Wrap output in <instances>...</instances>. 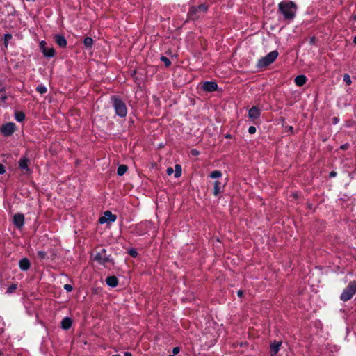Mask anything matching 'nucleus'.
<instances>
[{
  "mask_svg": "<svg viewBox=\"0 0 356 356\" xmlns=\"http://www.w3.org/2000/svg\"><path fill=\"white\" fill-rule=\"evenodd\" d=\"M349 147H350L349 143H344V144L341 145L340 146V149L341 150H347L349 148Z\"/></svg>",
  "mask_w": 356,
  "mask_h": 356,
  "instance_id": "obj_35",
  "label": "nucleus"
},
{
  "mask_svg": "<svg viewBox=\"0 0 356 356\" xmlns=\"http://www.w3.org/2000/svg\"><path fill=\"white\" fill-rule=\"evenodd\" d=\"M289 129V131H291L292 132L293 130V127L290 126Z\"/></svg>",
  "mask_w": 356,
  "mask_h": 356,
  "instance_id": "obj_50",
  "label": "nucleus"
},
{
  "mask_svg": "<svg viewBox=\"0 0 356 356\" xmlns=\"http://www.w3.org/2000/svg\"><path fill=\"white\" fill-rule=\"evenodd\" d=\"M213 185V195L218 196L221 192V183L219 181H216Z\"/></svg>",
  "mask_w": 356,
  "mask_h": 356,
  "instance_id": "obj_18",
  "label": "nucleus"
},
{
  "mask_svg": "<svg viewBox=\"0 0 356 356\" xmlns=\"http://www.w3.org/2000/svg\"><path fill=\"white\" fill-rule=\"evenodd\" d=\"M38 257L41 259H44L46 258V256H47V254L44 251H38Z\"/></svg>",
  "mask_w": 356,
  "mask_h": 356,
  "instance_id": "obj_32",
  "label": "nucleus"
},
{
  "mask_svg": "<svg viewBox=\"0 0 356 356\" xmlns=\"http://www.w3.org/2000/svg\"><path fill=\"white\" fill-rule=\"evenodd\" d=\"M128 254L132 257L136 258L138 256V252L135 248H131L128 250Z\"/></svg>",
  "mask_w": 356,
  "mask_h": 356,
  "instance_id": "obj_28",
  "label": "nucleus"
},
{
  "mask_svg": "<svg viewBox=\"0 0 356 356\" xmlns=\"http://www.w3.org/2000/svg\"><path fill=\"white\" fill-rule=\"evenodd\" d=\"M243 293H244L243 291H242V290H238V292H237V295L240 298L243 297Z\"/></svg>",
  "mask_w": 356,
  "mask_h": 356,
  "instance_id": "obj_46",
  "label": "nucleus"
},
{
  "mask_svg": "<svg viewBox=\"0 0 356 356\" xmlns=\"http://www.w3.org/2000/svg\"><path fill=\"white\" fill-rule=\"evenodd\" d=\"M282 341H277L275 340L270 343V350H269L270 356H277V355L280 350V346H282Z\"/></svg>",
  "mask_w": 356,
  "mask_h": 356,
  "instance_id": "obj_7",
  "label": "nucleus"
},
{
  "mask_svg": "<svg viewBox=\"0 0 356 356\" xmlns=\"http://www.w3.org/2000/svg\"><path fill=\"white\" fill-rule=\"evenodd\" d=\"M332 122L334 124H337L339 122V118L338 117H334L332 119Z\"/></svg>",
  "mask_w": 356,
  "mask_h": 356,
  "instance_id": "obj_40",
  "label": "nucleus"
},
{
  "mask_svg": "<svg viewBox=\"0 0 356 356\" xmlns=\"http://www.w3.org/2000/svg\"><path fill=\"white\" fill-rule=\"evenodd\" d=\"M353 42L356 44V35L354 37Z\"/></svg>",
  "mask_w": 356,
  "mask_h": 356,
  "instance_id": "obj_51",
  "label": "nucleus"
},
{
  "mask_svg": "<svg viewBox=\"0 0 356 356\" xmlns=\"http://www.w3.org/2000/svg\"><path fill=\"white\" fill-rule=\"evenodd\" d=\"M337 175V172L336 171H332L329 174L330 177H335Z\"/></svg>",
  "mask_w": 356,
  "mask_h": 356,
  "instance_id": "obj_43",
  "label": "nucleus"
},
{
  "mask_svg": "<svg viewBox=\"0 0 356 356\" xmlns=\"http://www.w3.org/2000/svg\"><path fill=\"white\" fill-rule=\"evenodd\" d=\"M343 81L346 83V85L350 86L352 83V81L350 79V76L348 74H345L343 75Z\"/></svg>",
  "mask_w": 356,
  "mask_h": 356,
  "instance_id": "obj_26",
  "label": "nucleus"
},
{
  "mask_svg": "<svg viewBox=\"0 0 356 356\" xmlns=\"http://www.w3.org/2000/svg\"><path fill=\"white\" fill-rule=\"evenodd\" d=\"M233 138L232 135L230 134H227L225 135V138H227V139H232Z\"/></svg>",
  "mask_w": 356,
  "mask_h": 356,
  "instance_id": "obj_47",
  "label": "nucleus"
},
{
  "mask_svg": "<svg viewBox=\"0 0 356 356\" xmlns=\"http://www.w3.org/2000/svg\"><path fill=\"white\" fill-rule=\"evenodd\" d=\"M180 348L178 346L174 347L172 349V353L173 355H177L179 353Z\"/></svg>",
  "mask_w": 356,
  "mask_h": 356,
  "instance_id": "obj_37",
  "label": "nucleus"
},
{
  "mask_svg": "<svg viewBox=\"0 0 356 356\" xmlns=\"http://www.w3.org/2000/svg\"><path fill=\"white\" fill-rule=\"evenodd\" d=\"M169 356H175V355H170Z\"/></svg>",
  "mask_w": 356,
  "mask_h": 356,
  "instance_id": "obj_53",
  "label": "nucleus"
},
{
  "mask_svg": "<svg viewBox=\"0 0 356 356\" xmlns=\"http://www.w3.org/2000/svg\"><path fill=\"white\" fill-rule=\"evenodd\" d=\"M200 88L202 90L208 92L217 91L218 86L215 81H204L200 83Z\"/></svg>",
  "mask_w": 356,
  "mask_h": 356,
  "instance_id": "obj_5",
  "label": "nucleus"
},
{
  "mask_svg": "<svg viewBox=\"0 0 356 356\" xmlns=\"http://www.w3.org/2000/svg\"><path fill=\"white\" fill-rule=\"evenodd\" d=\"M257 129H256V127H254V126H250L249 128H248V132L250 134H255Z\"/></svg>",
  "mask_w": 356,
  "mask_h": 356,
  "instance_id": "obj_34",
  "label": "nucleus"
},
{
  "mask_svg": "<svg viewBox=\"0 0 356 356\" xmlns=\"http://www.w3.org/2000/svg\"><path fill=\"white\" fill-rule=\"evenodd\" d=\"M0 99L2 100H4L6 99V97L4 96L3 94L0 93Z\"/></svg>",
  "mask_w": 356,
  "mask_h": 356,
  "instance_id": "obj_48",
  "label": "nucleus"
},
{
  "mask_svg": "<svg viewBox=\"0 0 356 356\" xmlns=\"http://www.w3.org/2000/svg\"><path fill=\"white\" fill-rule=\"evenodd\" d=\"M191 154L193 156H198L200 155V152L197 150L196 149H193L191 150Z\"/></svg>",
  "mask_w": 356,
  "mask_h": 356,
  "instance_id": "obj_36",
  "label": "nucleus"
},
{
  "mask_svg": "<svg viewBox=\"0 0 356 356\" xmlns=\"http://www.w3.org/2000/svg\"><path fill=\"white\" fill-rule=\"evenodd\" d=\"M117 216L115 214H113V222L116 220Z\"/></svg>",
  "mask_w": 356,
  "mask_h": 356,
  "instance_id": "obj_49",
  "label": "nucleus"
},
{
  "mask_svg": "<svg viewBox=\"0 0 356 356\" xmlns=\"http://www.w3.org/2000/svg\"><path fill=\"white\" fill-rule=\"evenodd\" d=\"M16 289H17V285L12 284L8 287L7 292L9 293H13V291H15L16 290Z\"/></svg>",
  "mask_w": 356,
  "mask_h": 356,
  "instance_id": "obj_30",
  "label": "nucleus"
},
{
  "mask_svg": "<svg viewBox=\"0 0 356 356\" xmlns=\"http://www.w3.org/2000/svg\"><path fill=\"white\" fill-rule=\"evenodd\" d=\"M15 124L14 123H7L3 125L1 128V131L4 136H8L11 135L15 131Z\"/></svg>",
  "mask_w": 356,
  "mask_h": 356,
  "instance_id": "obj_9",
  "label": "nucleus"
},
{
  "mask_svg": "<svg viewBox=\"0 0 356 356\" xmlns=\"http://www.w3.org/2000/svg\"><path fill=\"white\" fill-rule=\"evenodd\" d=\"M25 118V115L23 113H16V120L19 122L22 121Z\"/></svg>",
  "mask_w": 356,
  "mask_h": 356,
  "instance_id": "obj_29",
  "label": "nucleus"
},
{
  "mask_svg": "<svg viewBox=\"0 0 356 356\" xmlns=\"http://www.w3.org/2000/svg\"><path fill=\"white\" fill-rule=\"evenodd\" d=\"M5 172V167L2 164H0V175L3 174Z\"/></svg>",
  "mask_w": 356,
  "mask_h": 356,
  "instance_id": "obj_42",
  "label": "nucleus"
},
{
  "mask_svg": "<svg viewBox=\"0 0 356 356\" xmlns=\"http://www.w3.org/2000/svg\"><path fill=\"white\" fill-rule=\"evenodd\" d=\"M24 217L23 214L17 213L13 216V222L18 227L21 228L24 225Z\"/></svg>",
  "mask_w": 356,
  "mask_h": 356,
  "instance_id": "obj_12",
  "label": "nucleus"
},
{
  "mask_svg": "<svg viewBox=\"0 0 356 356\" xmlns=\"http://www.w3.org/2000/svg\"><path fill=\"white\" fill-rule=\"evenodd\" d=\"M198 13H199V11L196 8V6H191L189 8V10L187 13V17H188V19L195 21V20L198 19L200 17V15Z\"/></svg>",
  "mask_w": 356,
  "mask_h": 356,
  "instance_id": "obj_10",
  "label": "nucleus"
},
{
  "mask_svg": "<svg viewBox=\"0 0 356 356\" xmlns=\"http://www.w3.org/2000/svg\"><path fill=\"white\" fill-rule=\"evenodd\" d=\"M28 163H29V159L24 157L19 160V165L22 170H25L26 172H29V168L28 167Z\"/></svg>",
  "mask_w": 356,
  "mask_h": 356,
  "instance_id": "obj_15",
  "label": "nucleus"
},
{
  "mask_svg": "<svg viewBox=\"0 0 356 356\" xmlns=\"http://www.w3.org/2000/svg\"><path fill=\"white\" fill-rule=\"evenodd\" d=\"M166 172L168 175H171L174 172V170L172 167H168Z\"/></svg>",
  "mask_w": 356,
  "mask_h": 356,
  "instance_id": "obj_39",
  "label": "nucleus"
},
{
  "mask_svg": "<svg viewBox=\"0 0 356 356\" xmlns=\"http://www.w3.org/2000/svg\"><path fill=\"white\" fill-rule=\"evenodd\" d=\"M19 268L22 270H27L30 268V261L26 258H23L19 262Z\"/></svg>",
  "mask_w": 356,
  "mask_h": 356,
  "instance_id": "obj_14",
  "label": "nucleus"
},
{
  "mask_svg": "<svg viewBox=\"0 0 356 356\" xmlns=\"http://www.w3.org/2000/svg\"><path fill=\"white\" fill-rule=\"evenodd\" d=\"M128 170V166L127 165H120L118 168L117 174L119 176H122Z\"/></svg>",
  "mask_w": 356,
  "mask_h": 356,
  "instance_id": "obj_20",
  "label": "nucleus"
},
{
  "mask_svg": "<svg viewBox=\"0 0 356 356\" xmlns=\"http://www.w3.org/2000/svg\"><path fill=\"white\" fill-rule=\"evenodd\" d=\"M196 8L198 10L199 12L207 13L208 10L209 6L206 3H202L197 6H196Z\"/></svg>",
  "mask_w": 356,
  "mask_h": 356,
  "instance_id": "obj_23",
  "label": "nucleus"
},
{
  "mask_svg": "<svg viewBox=\"0 0 356 356\" xmlns=\"http://www.w3.org/2000/svg\"><path fill=\"white\" fill-rule=\"evenodd\" d=\"M307 81V78L304 74L298 75L295 79L294 83L297 86L301 87L304 86Z\"/></svg>",
  "mask_w": 356,
  "mask_h": 356,
  "instance_id": "obj_13",
  "label": "nucleus"
},
{
  "mask_svg": "<svg viewBox=\"0 0 356 356\" xmlns=\"http://www.w3.org/2000/svg\"><path fill=\"white\" fill-rule=\"evenodd\" d=\"M36 90H37V91H38V92H40V94H44V93H46V92H47V88H46L45 86H42V85L38 86L37 87Z\"/></svg>",
  "mask_w": 356,
  "mask_h": 356,
  "instance_id": "obj_27",
  "label": "nucleus"
},
{
  "mask_svg": "<svg viewBox=\"0 0 356 356\" xmlns=\"http://www.w3.org/2000/svg\"><path fill=\"white\" fill-rule=\"evenodd\" d=\"M111 220V211H106L104 213V216L99 218V222L101 224H103L106 222H110Z\"/></svg>",
  "mask_w": 356,
  "mask_h": 356,
  "instance_id": "obj_17",
  "label": "nucleus"
},
{
  "mask_svg": "<svg viewBox=\"0 0 356 356\" xmlns=\"http://www.w3.org/2000/svg\"><path fill=\"white\" fill-rule=\"evenodd\" d=\"M83 42L86 47L90 48L93 44V40L91 38L88 37L84 40Z\"/></svg>",
  "mask_w": 356,
  "mask_h": 356,
  "instance_id": "obj_24",
  "label": "nucleus"
},
{
  "mask_svg": "<svg viewBox=\"0 0 356 356\" xmlns=\"http://www.w3.org/2000/svg\"><path fill=\"white\" fill-rule=\"evenodd\" d=\"M55 41L58 45L60 47H65L67 44V41L63 36L56 35H55Z\"/></svg>",
  "mask_w": 356,
  "mask_h": 356,
  "instance_id": "obj_16",
  "label": "nucleus"
},
{
  "mask_svg": "<svg viewBox=\"0 0 356 356\" xmlns=\"http://www.w3.org/2000/svg\"><path fill=\"white\" fill-rule=\"evenodd\" d=\"M297 5L292 1H282L278 3L277 13L283 15L287 23L292 22L296 15Z\"/></svg>",
  "mask_w": 356,
  "mask_h": 356,
  "instance_id": "obj_1",
  "label": "nucleus"
},
{
  "mask_svg": "<svg viewBox=\"0 0 356 356\" xmlns=\"http://www.w3.org/2000/svg\"><path fill=\"white\" fill-rule=\"evenodd\" d=\"M222 175V173L221 171L220 170H214L213 172H211L209 177L212 178V179H216V178H220L221 177Z\"/></svg>",
  "mask_w": 356,
  "mask_h": 356,
  "instance_id": "obj_21",
  "label": "nucleus"
},
{
  "mask_svg": "<svg viewBox=\"0 0 356 356\" xmlns=\"http://www.w3.org/2000/svg\"><path fill=\"white\" fill-rule=\"evenodd\" d=\"M118 279L115 275H113V288L117 286L118 285Z\"/></svg>",
  "mask_w": 356,
  "mask_h": 356,
  "instance_id": "obj_33",
  "label": "nucleus"
},
{
  "mask_svg": "<svg viewBox=\"0 0 356 356\" xmlns=\"http://www.w3.org/2000/svg\"><path fill=\"white\" fill-rule=\"evenodd\" d=\"M161 60L164 63L165 67H169L171 65V61L166 56H162L161 57Z\"/></svg>",
  "mask_w": 356,
  "mask_h": 356,
  "instance_id": "obj_25",
  "label": "nucleus"
},
{
  "mask_svg": "<svg viewBox=\"0 0 356 356\" xmlns=\"http://www.w3.org/2000/svg\"><path fill=\"white\" fill-rule=\"evenodd\" d=\"M12 38V35L10 34H6L4 36V42L5 45L7 46L8 42Z\"/></svg>",
  "mask_w": 356,
  "mask_h": 356,
  "instance_id": "obj_31",
  "label": "nucleus"
},
{
  "mask_svg": "<svg viewBox=\"0 0 356 356\" xmlns=\"http://www.w3.org/2000/svg\"><path fill=\"white\" fill-rule=\"evenodd\" d=\"M181 166L179 164H176L175 166V177L178 178L181 175Z\"/></svg>",
  "mask_w": 356,
  "mask_h": 356,
  "instance_id": "obj_22",
  "label": "nucleus"
},
{
  "mask_svg": "<svg viewBox=\"0 0 356 356\" xmlns=\"http://www.w3.org/2000/svg\"><path fill=\"white\" fill-rule=\"evenodd\" d=\"M95 259L103 264H106L109 261L108 257H106L104 250H102L101 252L97 253L95 257Z\"/></svg>",
  "mask_w": 356,
  "mask_h": 356,
  "instance_id": "obj_11",
  "label": "nucleus"
},
{
  "mask_svg": "<svg viewBox=\"0 0 356 356\" xmlns=\"http://www.w3.org/2000/svg\"><path fill=\"white\" fill-rule=\"evenodd\" d=\"M279 54L277 50L268 53L266 56L258 60L257 67L259 69L265 68L272 64L277 58Z\"/></svg>",
  "mask_w": 356,
  "mask_h": 356,
  "instance_id": "obj_3",
  "label": "nucleus"
},
{
  "mask_svg": "<svg viewBox=\"0 0 356 356\" xmlns=\"http://www.w3.org/2000/svg\"><path fill=\"white\" fill-rule=\"evenodd\" d=\"M113 356H121V355L118 354V355H113ZM124 356H132V355L131 353L126 352V353H124Z\"/></svg>",
  "mask_w": 356,
  "mask_h": 356,
  "instance_id": "obj_44",
  "label": "nucleus"
},
{
  "mask_svg": "<svg viewBox=\"0 0 356 356\" xmlns=\"http://www.w3.org/2000/svg\"><path fill=\"white\" fill-rule=\"evenodd\" d=\"M353 19L356 21V15L353 16Z\"/></svg>",
  "mask_w": 356,
  "mask_h": 356,
  "instance_id": "obj_52",
  "label": "nucleus"
},
{
  "mask_svg": "<svg viewBox=\"0 0 356 356\" xmlns=\"http://www.w3.org/2000/svg\"><path fill=\"white\" fill-rule=\"evenodd\" d=\"M106 282L108 286H111V276L107 277L106 279Z\"/></svg>",
  "mask_w": 356,
  "mask_h": 356,
  "instance_id": "obj_41",
  "label": "nucleus"
},
{
  "mask_svg": "<svg viewBox=\"0 0 356 356\" xmlns=\"http://www.w3.org/2000/svg\"><path fill=\"white\" fill-rule=\"evenodd\" d=\"M72 325V320L68 318V317H66L65 318H63L61 321V327L65 329V330H67V329H69Z\"/></svg>",
  "mask_w": 356,
  "mask_h": 356,
  "instance_id": "obj_19",
  "label": "nucleus"
},
{
  "mask_svg": "<svg viewBox=\"0 0 356 356\" xmlns=\"http://www.w3.org/2000/svg\"><path fill=\"white\" fill-rule=\"evenodd\" d=\"M316 42V38L315 37H312L310 38V40H309V44H314Z\"/></svg>",
  "mask_w": 356,
  "mask_h": 356,
  "instance_id": "obj_45",
  "label": "nucleus"
},
{
  "mask_svg": "<svg viewBox=\"0 0 356 356\" xmlns=\"http://www.w3.org/2000/svg\"><path fill=\"white\" fill-rule=\"evenodd\" d=\"M356 293V281H351L348 283V286L343 290L340 300L346 302L350 300Z\"/></svg>",
  "mask_w": 356,
  "mask_h": 356,
  "instance_id": "obj_4",
  "label": "nucleus"
},
{
  "mask_svg": "<svg viewBox=\"0 0 356 356\" xmlns=\"http://www.w3.org/2000/svg\"><path fill=\"white\" fill-rule=\"evenodd\" d=\"M40 47L46 57H53L54 56V49L51 46H48L46 42L41 41L40 43Z\"/></svg>",
  "mask_w": 356,
  "mask_h": 356,
  "instance_id": "obj_6",
  "label": "nucleus"
},
{
  "mask_svg": "<svg viewBox=\"0 0 356 356\" xmlns=\"http://www.w3.org/2000/svg\"><path fill=\"white\" fill-rule=\"evenodd\" d=\"M113 107L118 116L120 118L127 116L128 111L127 104L118 96L113 95Z\"/></svg>",
  "mask_w": 356,
  "mask_h": 356,
  "instance_id": "obj_2",
  "label": "nucleus"
},
{
  "mask_svg": "<svg viewBox=\"0 0 356 356\" xmlns=\"http://www.w3.org/2000/svg\"><path fill=\"white\" fill-rule=\"evenodd\" d=\"M261 110L258 106H254L248 111V118L252 120H257L260 118Z\"/></svg>",
  "mask_w": 356,
  "mask_h": 356,
  "instance_id": "obj_8",
  "label": "nucleus"
},
{
  "mask_svg": "<svg viewBox=\"0 0 356 356\" xmlns=\"http://www.w3.org/2000/svg\"><path fill=\"white\" fill-rule=\"evenodd\" d=\"M64 289L70 292L72 290V286L70 284H65Z\"/></svg>",
  "mask_w": 356,
  "mask_h": 356,
  "instance_id": "obj_38",
  "label": "nucleus"
}]
</instances>
